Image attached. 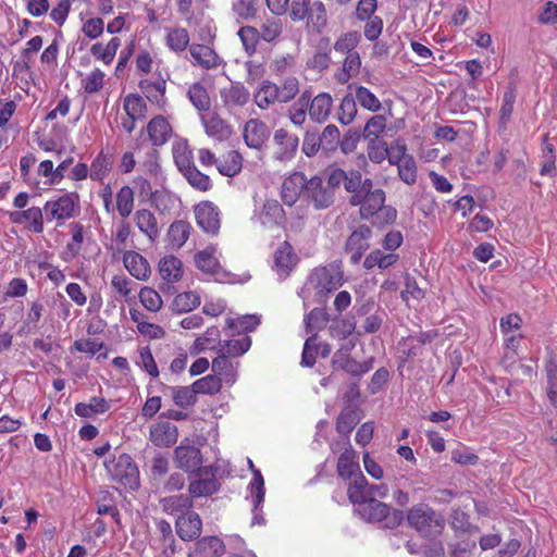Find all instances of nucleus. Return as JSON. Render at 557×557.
Listing matches in <instances>:
<instances>
[{
  "instance_id": "1",
  "label": "nucleus",
  "mask_w": 557,
  "mask_h": 557,
  "mask_svg": "<svg viewBox=\"0 0 557 557\" xmlns=\"http://www.w3.org/2000/svg\"><path fill=\"white\" fill-rule=\"evenodd\" d=\"M406 520L419 535L430 540L441 535L446 524L443 513L425 503L411 506L407 510Z\"/></svg>"
},
{
  "instance_id": "2",
  "label": "nucleus",
  "mask_w": 557,
  "mask_h": 557,
  "mask_svg": "<svg viewBox=\"0 0 557 557\" xmlns=\"http://www.w3.org/2000/svg\"><path fill=\"white\" fill-rule=\"evenodd\" d=\"M343 284V272L335 264L319 267L311 271L304 290H313L319 298L334 292Z\"/></svg>"
},
{
  "instance_id": "3",
  "label": "nucleus",
  "mask_w": 557,
  "mask_h": 557,
  "mask_svg": "<svg viewBox=\"0 0 557 557\" xmlns=\"http://www.w3.org/2000/svg\"><path fill=\"white\" fill-rule=\"evenodd\" d=\"M358 512L361 518L368 522H381L385 520V527L389 529L400 525L405 517L401 510L392 509L389 505L373 497H369L362 503L358 507Z\"/></svg>"
},
{
  "instance_id": "4",
  "label": "nucleus",
  "mask_w": 557,
  "mask_h": 557,
  "mask_svg": "<svg viewBox=\"0 0 557 557\" xmlns=\"http://www.w3.org/2000/svg\"><path fill=\"white\" fill-rule=\"evenodd\" d=\"M106 467L112 479L129 490L139 486V470L132 457L121 454L115 460L106 462Z\"/></svg>"
},
{
  "instance_id": "5",
  "label": "nucleus",
  "mask_w": 557,
  "mask_h": 557,
  "mask_svg": "<svg viewBox=\"0 0 557 557\" xmlns=\"http://www.w3.org/2000/svg\"><path fill=\"white\" fill-rule=\"evenodd\" d=\"M79 207V196L77 193H67L57 199L48 200L42 211L48 222L58 221L63 223L75 215L76 209Z\"/></svg>"
},
{
  "instance_id": "6",
  "label": "nucleus",
  "mask_w": 557,
  "mask_h": 557,
  "mask_svg": "<svg viewBox=\"0 0 557 557\" xmlns=\"http://www.w3.org/2000/svg\"><path fill=\"white\" fill-rule=\"evenodd\" d=\"M252 220L263 228L273 231L284 226L286 214L276 199H265L260 208L255 209Z\"/></svg>"
},
{
  "instance_id": "7",
  "label": "nucleus",
  "mask_w": 557,
  "mask_h": 557,
  "mask_svg": "<svg viewBox=\"0 0 557 557\" xmlns=\"http://www.w3.org/2000/svg\"><path fill=\"white\" fill-rule=\"evenodd\" d=\"M366 186L367 188H364L359 197L356 198L351 206H358L360 218L369 220L374 216L377 210L385 202V191L375 187L373 181H369V184Z\"/></svg>"
},
{
  "instance_id": "8",
  "label": "nucleus",
  "mask_w": 557,
  "mask_h": 557,
  "mask_svg": "<svg viewBox=\"0 0 557 557\" xmlns=\"http://www.w3.org/2000/svg\"><path fill=\"white\" fill-rule=\"evenodd\" d=\"M305 198L315 210H324L334 203L335 193L320 176L315 175L308 181Z\"/></svg>"
},
{
  "instance_id": "9",
  "label": "nucleus",
  "mask_w": 557,
  "mask_h": 557,
  "mask_svg": "<svg viewBox=\"0 0 557 557\" xmlns=\"http://www.w3.org/2000/svg\"><path fill=\"white\" fill-rule=\"evenodd\" d=\"M372 230L368 225H359L347 238L345 251L350 256V262L358 264L363 253L370 248Z\"/></svg>"
},
{
  "instance_id": "10",
  "label": "nucleus",
  "mask_w": 557,
  "mask_h": 557,
  "mask_svg": "<svg viewBox=\"0 0 557 557\" xmlns=\"http://www.w3.org/2000/svg\"><path fill=\"white\" fill-rule=\"evenodd\" d=\"M274 152L273 158L281 162H287L295 158L299 146L297 135L284 128H278L273 135Z\"/></svg>"
},
{
  "instance_id": "11",
  "label": "nucleus",
  "mask_w": 557,
  "mask_h": 557,
  "mask_svg": "<svg viewBox=\"0 0 557 557\" xmlns=\"http://www.w3.org/2000/svg\"><path fill=\"white\" fill-rule=\"evenodd\" d=\"M332 366L351 376L360 377L373 368V359L359 362L350 357L348 349L341 348L333 355Z\"/></svg>"
},
{
  "instance_id": "12",
  "label": "nucleus",
  "mask_w": 557,
  "mask_h": 557,
  "mask_svg": "<svg viewBox=\"0 0 557 557\" xmlns=\"http://www.w3.org/2000/svg\"><path fill=\"white\" fill-rule=\"evenodd\" d=\"M198 226L207 234L215 235L220 230V210L211 201H202L195 207Z\"/></svg>"
},
{
  "instance_id": "13",
  "label": "nucleus",
  "mask_w": 557,
  "mask_h": 557,
  "mask_svg": "<svg viewBox=\"0 0 557 557\" xmlns=\"http://www.w3.org/2000/svg\"><path fill=\"white\" fill-rule=\"evenodd\" d=\"M308 181L309 180H307L302 172H294L287 176L283 181L281 188V198L283 202L286 206L292 207L297 202L301 195L305 197Z\"/></svg>"
},
{
  "instance_id": "14",
  "label": "nucleus",
  "mask_w": 557,
  "mask_h": 557,
  "mask_svg": "<svg viewBox=\"0 0 557 557\" xmlns=\"http://www.w3.org/2000/svg\"><path fill=\"white\" fill-rule=\"evenodd\" d=\"M219 486L212 468L203 467L197 470V479L189 483L188 492L191 498H198L214 494Z\"/></svg>"
},
{
  "instance_id": "15",
  "label": "nucleus",
  "mask_w": 557,
  "mask_h": 557,
  "mask_svg": "<svg viewBox=\"0 0 557 557\" xmlns=\"http://www.w3.org/2000/svg\"><path fill=\"white\" fill-rule=\"evenodd\" d=\"M174 460L180 469L189 472L201 469L202 456L200 449L185 440L174 449Z\"/></svg>"
},
{
  "instance_id": "16",
  "label": "nucleus",
  "mask_w": 557,
  "mask_h": 557,
  "mask_svg": "<svg viewBox=\"0 0 557 557\" xmlns=\"http://www.w3.org/2000/svg\"><path fill=\"white\" fill-rule=\"evenodd\" d=\"M175 531L182 541H194L201 534L202 520L197 512L189 510L185 512V515L177 517L175 521Z\"/></svg>"
},
{
  "instance_id": "17",
  "label": "nucleus",
  "mask_w": 557,
  "mask_h": 557,
  "mask_svg": "<svg viewBox=\"0 0 557 557\" xmlns=\"http://www.w3.org/2000/svg\"><path fill=\"white\" fill-rule=\"evenodd\" d=\"M9 219L14 224L26 223V227L36 234L44 232V213L39 207H30L23 211L9 212Z\"/></svg>"
},
{
  "instance_id": "18",
  "label": "nucleus",
  "mask_w": 557,
  "mask_h": 557,
  "mask_svg": "<svg viewBox=\"0 0 557 557\" xmlns=\"http://www.w3.org/2000/svg\"><path fill=\"white\" fill-rule=\"evenodd\" d=\"M243 137L249 148L260 150L269 138V128L264 122L251 119L245 124Z\"/></svg>"
},
{
  "instance_id": "19",
  "label": "nucleus",
  "mask_w": 557,
  "mask_h": 557,
  "mask_svg": "<svg viewBox=\"0 0 557 557\" xmlns=\"http://www.w3.org/2000/svg\"><path fill=\"white\" fill-rule=\"evenodd\" d=\"M177 428L169 421L158 422L150 428V441L159 447H170L177 441Z\"/></svg>"
},
{
  "instance_id": "20",
  "label": "nucleus",
  "mask_w": 557,
  "mask_h": 557,
  "mask_svg": "<svg viewBox=\"0 0 557 557\" xmlns=\"http://www.w3.org/2000/svg\"><path fill=\"white\" fill-rule=\"evenodd\" d=\"M138 87L152 104H156L160 109L166 106V82L164 78L159 77L157 81L147 78L140 79Z\"/></svg>"
},
{
  "instance_id": "21",
  "label": "nucleus",
  "mask_w": 557,
  "mask_h": 557,
  "mask_svg": "<svg viewBox=\"0 0 557 557\" xmlns=\"http://www.w3.org/2000/svg\"><path fill=\"white\" fill-rule=\"evenodd\" d=\"M146 131L149 140L154 147L163 146L172 135V127L169 121L162 115H157L151 119L147 124Z\"/></svg>"
},
{
  "instance_id": "22",
  "label": "nucleus",
  "mask_w": 557,
  "mask_h": 557,
  "mask_svg": "<svg viewBox=\"0 0 557 557\" xmlns=\"http://www.w3.org/2000/svg\"><path fill=\"white\" fill-rule=\"evenodd\" d=\"M189 53L194 60L193 64L205 70L215 69L221 64L220 57L209 46L193 44L189 46Z\"/></svg>"
},
{
  "instance_id": "23",
  "label": "nucleus",
  "mask_w": 557,
  "mask_h": 557,
  "mask_svg": "<svg viewBox=\"0 0 557 557\" xmlns=\"http://www.w3.org/2000/svg\"><path fill=\"white\" fill-rule=\"evenodd\" d=\"M358 454L348 443V447L339 455L336 466L337 474L341 479L351 480L359 472Z\"/></svg>"
},
{
  "instance_id": "24",
  "label": "nucleus",
  "mask_w": 557,
  "mask_h": 557,
  "mask_svg": "<svg viewBox=\"0 0 557 557\" xmlns=\"http://www.w3.org/2000/svg\"><path fill=\"white\" fill-rule=\"evenodd\" d=\"M123 263L129 274L137 280L145 281L151 273L147 259L136 251H125Z\"/></svg>"
},
{
  "instance_id": "25",
  "label": "nucleus",
  "mask_w": 557,
  "mask_h": 557,
  "mask_svg": "<svg viewBox=\"0 0 557 557\" xmlns=\"http://www.w3.org/2000/svg\"><path fill=\"white\" fill-rule=\"evenodd\" d=\"M333 99L327 92H320L315 97L312 98L310 95L309 102V116L312 121L317 123H324L332 110Z\"/></svg>"
},
{
  "instance_id": "26",
  "label": "nucleus",
  "mask_w": 557,
  "mask_h": 557,
  "mask_svg": "<svg viewBox=\"0 0 557 557\" xmlns=\"http://www.w3.org/2000/svg\"><path fill=\"white\" fill-rule=\"evenodd\" d=\"M250 346V336L244 335L240 338L219 341L218 346L213 349L216 351V354L224 355L228 358H237L246 354Z\"/></svg>"
},
{
  "instance_id": "27",
  "label": "nucleus",
  "mask_w": 557,
  "mask_h": 557,
  "mask_svg": "<svg viewBox=\"0 0 557 557\" xmlns=\"http://www.w3.org/2000/svg\"><path fill=\"white\" fill-rule=\"evenodd\" d=\"M225 545L218 536H205L196 542L191 557H221Z\"/></svg>"
},
{
  "instance_id": "28",
  "label": "nucleus",
  "mask_w": 557,
  "mask_h": 557,
  "mask_svg": "<svg viewBox=\"0 0 557 557\" xmlns=\"http://www.w3.org/2000/svg\"><path fill=\"white\" fill-rule=\"evenodd\" d=\"M295 264V255L293 247L289 243L283 242L274 252L273 269L282 277H285L290 272Z\"/></svg>"
},
{
  "instance_id": "29",
  "label": "nucleus",
  "mask_w": 557,
  "mask_h": 557,
  "mask_svg": "<svg viewBox=\"0 0 557 557\" xmlns=\"http://www.w3.org/2000/svg\"><path fill=\"white\" fill-rule=\"evenodd\" d=\"M255 102L262 110H267L276 103H282L278 95V85L268 79L263 81L255 94Z\"/></svg>"
},
{
  "instance_id": "30",
  "label": "nucleus",
  "mask_w": 557,
  "mask_h": 557,
  "mask_svg": "<svg viewBox=\"0 0 557 557\" xmlns=\"http://www.w3.org/2000/svg\"><path fill=\"white\" fill-rule=\"evenodd\" d=\"M222 101L227 109L244 107L250 98L247 88L240 84H234L220 91Z\"/></svg>"
},
{
  "instance_id": "31",
  "label": "nucleus",
  "mask_w": 557,
  "mask_h": 557,
  "mask_svg": "<svg viewBox=\"0 0 557 557\" xmlns=\"http://www.w3.org/2000/svg\"><path fill=\"white\" fill-rule=\"evenodd\" d=\"M159 504L165 513L177 517L185 515L193 507L191 497L184 494L163 497Z\"/></svg>"
},
{
  "instance_id": "32",
  "label": "nucleus",
  "mask_w": 557,
  "mask_h": 557,
  "mask_svg": "<svg viewBox=\"0 0 557 557\" xmlns=\"http://www.w3.org/2000/svg\"><path fill=\"white\" fill-rule=\"evenodd\" d=\"M159 273L168 284L181 281L184 273L182 261L172 255L163 257L159 262Z\"/></svg>"
},
{
  "instance_id": "33",
  "label": "nucleus",
  "mask_w": 557,
  "mask_h": 557,
  "mask_svg": "<svg viewBox=\"0 0 557 557\" xmlns=\"http://www.w3.org/2000/svg\"><path fill=\"white\" fill-rule=\"evenodd\" d=\"M243 168V157L236 150H230L219 158L218 171L228 177L237 175Z\"/></svg>"
},
{
  "instance_id": "34",
  "label": "nucleus",
  "mask_w": 557,
  "mask_h": 557,
  "mask_svg": "<svg viewBox=\"0 0 557 557\" xmlns=\"http://www.w3.org/2000/svg\"><path fill=\"white\" fill-rule=\"evenodd\" d=\"M134 219L140 232L144 233L151 242L159 236L157 219L151 211L140 209L136 211Z\"/></svg>"
},
{
  "instance_id": "35",
  "label": "nucleus",
  "mask_w": 557,
  "mask_h": 557,
  "mask_svg": "<svg viewBox=\"0 0 557 557\" xmlns=\"http://www.w3.org/2000/svg\"><path fill=\"white\" fill-rule=\"evenodd\" d=\"M110 409V403L103 397L94 396L89 403H78L74 411L82 418H91L96 414L104 413Z\"/></svg>"
},
{
  "instance_id": "36",
  "label": "nucleus",
  "mask_w": 557,
  "mask_h": 557,
  "mask_svg": "<svg viewBox=\"0 0 557 557\" xmlns=\"http://www.w3.org/2000/svg\"><path fill=\"white\" fill-rule=\"evenodd\" d=\"M258 0H232L231 9L238 23L256 18Z\"/></svg>"
},
{
  "instance_id": "37",
  "label": "nucleus",
  "mask_w": 557,
  "mask_h": 557,
  "mask_svg": "<svg viewBox=\"0 0 557 557\" xmlns=\"http://www.w3.org/2000/svg\"><path fill=\"white\" fill-rule=\"evenodd\" d=\"M189 34L183 27L170 28L165 36L168 48L175 53L184 52L189 46Z\"/></svg>"
},
{
  "instance_id": "38",
  "label": "nucleus",
  "mask_w": 557,
  "mask_h": 557,
  "mask_svg": "<svg viewBox=\"0 0 557 557\" xmlns=\"http://www.w3.org/2000/svg\"><path fill=\"white\" fill-rule=\"evenodd\" d=\"M358 410L352 406H346L336 419V431L348 436L355 426L359 423Z\"/></svg>"
},
{
  "instance_id": "39",
  "label": "nucleus",
  "mask_w": 557,
  "mask_h": 557,
  "mask_svg": "<svg viewBox=\"0 0 557 557\" xmlns=\"http://www.w3.org/2000/svg\"><path fill=\"white\" fill-rule=\"evenodd\" d=\"M369 181H372L369 177H363L360 171L350 170L348 174V181L345 184V190L350 195L348 202L351 206L356 198L367 188L366 185L369 184Z\"/></svg>"
},
{
  "instance_id": "40",
  "label": "nucleus",
  "mask_w": 557,
  "mask_h": 557,
  "mask_svg": "<svg viewBox=\"0 0 557 557\" xmlns=\"http://www.w3.org/2000/svg\"><path fill=\"white\" fill-rule=\"evenodd\" d=\"M187 98L191 104L200 112L209 111L211 99L206 87L200 83H194L187 91Z\"/></svg>"
},
{
  "instance_id": "41",
  "label": "nucleus",
  "mask_w": 557,
  "mask_h": 557,
  "mask_svg": "<svg viewBox=\"0 0 557 557\" xmlns=\"http://www.w3.org/2000/svg\"><path fill=\"white\" fill-rule=\"evenodd\" d=\"M398 255L391 252V253H384L380 249H374L371 251L363 261V267L367 270H371L374 267H379L382 270H385L397 262Z\"/></svg>"
},
{
  "instance_id": "42",
  "label": "nucleus",
  "mask_w": 557,
  "mask_h": 557,
  "mask_svg": "<svg viewBox=\"0 0 557 557\" xmlns=\"http://www.w3.org/2000/svg\"><path fill=\"white\" fill-rule=\"evenodd\" d=\"M310 90H305L300 97L289 107L288 117L293 124L301 126L306 121V112L309 111Z\"/></svg>"
},
{
  "instance_id": "43",
  "label": "nucleus",
  "mask_w": 557,
  "mask_h": 557,
  "mask_svg": "<svg viewBox=\"0 0 557 557\" xmlns=\"http://www.w3.org/2000/svg\"><path fill=\"white\" fill-rule=\"evenodd\" d=\"M331 321L330 314L322 308H313L304 318V325L307 333H317L326 326Z\"/></svg>"
},
{
  "instance_id": "44",
  "label": "nucleus",
  "mask_w": 557,
  "mask_h": 557,
  "mask_svg": "<svg viewBox=\"0 0 557 557\" xmlns=\"http://www.w3.org/2000/svg\"><path fill=\"white\" fill-rule=\"evenodd\" d=\"M123 109L126 115L132 119H145L147 115V104L144 98L138 94H129L124 98Z\"/></svg>"
},
{
  "instance_id": "45",
  "label": "nucleus",
  "mask_w": 557,
  "mask_h": 557,
  "mask_svg": "<svg viewBox=\"0 0 557 557\" xmlns=\"http://www.w3.org/2000/svg\"><path fill=\"white\" fill-rule=\"evenodd\" d=\"M203 126L206 134L218 140H224L230 137L232 131L227 123L221 117L214 115L209 119H203Z\"/></svg>"
},
{
  "instance_id": "46",
  "label": "nucleus",
  "mask_w": 557,
  "mask_h": 557,
  "mask_svg": "<svg viewBox=\"0 0 557 557\" xmlns=\"http://www.w3.org/2000/svg\"><path fill=\"white\" fill-rule=\"evenodd\" d=\"M307 20L317 32H321L326 26L327 12L321 0L310 1Z\"/></svg>"
},
{
  "instance_id": "47",
  "label": "nucleus",
  "mask_w": 557,
  "mask_h": 557,
  "mask_svg": "<svg viewBox=\"0 0 557 557\" xmlns=\"http://www.w3.org/2000/svg\"><path fill=\"white\" fill-rule=\"evenodd\" d=\"M190 225L186 221H174L168 231L170 245L173 248H181L188 239Z\"/></svg>"
},
{
  "instance_id": "48",
  "label": "nucleus",
  "mask_w": 557,
  "mask_h": 557,
  "mask_svg": "<svg viewBox=\"0 0 557 557\" xmlns=\"http://www.w3.org/2000/svg\"><path fill=\"white\" fill-rule=\"evenodd\" d=\"M212 371L214 375L219 377H223L226 383L235 382V367L231 361V358L218 354V356L212 360Z\"/></svg>"
},
{
  "instance_id": "49",
  "label": "nucleus",
  "mask_w": 557,
  "mask_h": 557,
  "mask_svg": "<svg viewBox=\"0 0 557 557\" xmlns=\"http://www.w3.org/2000/svg\"><path fill=\"white\" fill-rule=\"evenodd\" d=\"M169 389L174 404L181 408H187L197 401V393L193 384L190 386H172Z\"/></svg>"
},
{
  "instance_id": "50",
  "label": "nucleus",
  "mask_w": 557,
  "mask_h": 557,
  "mask_svg": "<svg viewBox=\"0 0 557 557\" xmlns=\"http://www.w3.org/2000/svg\"><path fill=\"white\" fill-rule=\"evenodd\" d=\"M248 467H250L253 472V478H252L251 482L249 483L248 488L250 490V493H251L255 510H257L258 507L264 500V494H265L264 480H263L261 472L253 468V463L251 460H249Z\"/></svg>"
},
{
  "instance_id": "51",
  "label": "nucleus",
  "mask_w": 557,
  "mask_h": 557,
  "mask_svg": "<svg viewBox=\"0 0 557 557\" xmlns=\"http://www.w3.org/2000/svg\"><path fill=\"white\" fill-rule=\"evenodd\" d=\"M386 128V117L381 114L371 116L362 131V138L369 141L379 140Z\"/></svg>"
},
{
  "instance_id": "52",
  "label": "nucleus",
  "mask_w": 557,
  "mask_h": 557,
  "mask_svg": "<svg viewBox=\"0 0 557 557\" xmlns=\"http://www.w3.org/2000/svg\"><path fill=\"white\" fill-rule=\"evenodd\" d=\"M330 322L329 333L336 339L347 338L356 329L355 321L347 318H334Z\"/></svg>"
},
{
  "instance_id": "53",
  "label": "nucleus",
  "mask_w": 557,
  "mask_h": 557,
  "mask_svg": "<svg viewBox=\"0 0 557 557\" xmlns=\"http://www.w3.org/2000/svg\"><path fill=\"white\" fill-rule=\"evenodd\" d=\"M134 190L128 185L123 186L116 194V209L122 218L131 215L134 209Z\"/></svg>"
},
{
  "instance_id": "54",
  "label": "nucleus",
  "mask_w": 557,
  "mask_h": 557,
  "mask_svg": "<svg viewBox=\"0 0 557 557\" xmlns=\"http://www.w3.org/2000/svg\"><path fill=\"white\" fill-rule=\"evenodd\" d=\"M357 100L355 96L351 94H348L344 96V98L341 101L339 109H338V121L343 125H349L356 117L357 114Z\"/></svg>"
},
{
  "instance_id": "55",
  "label": "nucleus",
  "mask_w": 557,
  "mask_h": 557,
  "mask_svg": "<svg viewBox=\"0 0 557 557\" xmlns=\"http://www.w3.org/2000/svg\"><path fill=\"white\" fill-rule=\"evenodd\" d=\"M517 97V88L516 85L509 83L507 86L504 96H503V104L499 110L500 114V123L503 126H506L513 111V104Z\"/></svg>"
},
{
  "instance_id": "56",
  "label": "nucleus",
  "mask_w": 557,
  "mask_h": 557,
  "mask_svg": "<svg viewBox=\"0 0 557 557\" xmlns=\"http://www.w3.org/2000/svg\"><path fill=\"white\" fill-rule=\"evenodd\" d=\"M355 98L359 102V104L371 111L377 112L381 110L382 104L379 98L367 87L358 86L355 90Z\"/></svg>"
},
{
  "instance_id": "57",
  "label": "nucleus",
  "mask_w": 557,
  "mask_h": 557,
  "mask_svg": "<svg viewBox=\"0 0 557 557\" xmlns=\"http://www.w3.org/2000/svg\"><path fill=\"white\" fill-rule=\"evenodd\" d=\"M200 305V297L194 292L178 294L173 300V310L178 313L188 312Z\"/></svg>"
},
{
  "instance_id": "58",
  "label": "nucleus",
  "mask_w": 557,
  "mask_h": 557,
  "mask_svg": "<svg viewBox=\"0 0 557 557\" xmlns=\"http://www.w3.org/2000/svg\"><path fill=\"white\" fill-rule=\"evenodd\" d=\"M184 177L187 180L189 185L199 190V191H208L212 188V181L209 175L200 172L196 165H194L187 173H185Z\"/></svg>"
},
{
  "instance_id": "59",
  "label": "nucleus",
  "mask_w": 557,
  "mask_h": 557,
  "mask_svg": "<svg viewBox=\"0 0 557 557\" xmlns=\"http://www.w3.org/2000/svg\"><path fill=\"white\" fill-rule=\"evenodd\" d=\"M222 379L214 375L209 374L206 375L193 383V387L195 388L197 394H215L221 389Z\"/></svg>"
},
{
  "instance_id": "60",
  "label": "nucleus",
  "mask_w": 557,
  "mask_h": 557,
  "mask_svg": "<svg viewBox=\"0 0 557 557\" xmlns=\"http://www.w3.org/2000/svg\"><path fill=\"white\" fill-rule=\"evenodd\" d=\"M319 336L317 333H313L309 336L304 344V349L301 354V366L311 368L314 366L317 360V354L319 351Z\"/></svg>"
},
{
  "instance_id": "61",
  "label": "nucleus",
  "mask_w": 557,
  "mask_h": 557,
  "mask_svg": "<svg viewBox=\"0 0 557 557\" xmlns=\"http://www.w3.org/2000/svg\"><path fill=\"white\" fill-rule=\"evenodd\" d=\"M282 30V22L278 18H267L260 26L259 37L267 42H272L281 36Z\"/></svg>"
},
{
  "instance_id": "62",
  "label": "nucleus",
  "mask_w": 557,
  "mask_h": 557,
  "mask_svg": "<svg viewBox=\"0 0 557 557\" xmlns=\"http://www.w3.org/2000/svg\"><path fill=\"white\" fill-rule=\"evenodd\" d=\"M361 65L358 52L348 53L344 60L342 73L338 75V82L346 83L354 75H357Z\"/></svg>"
},
{
  "instance_id": "63",
  "label": "nucleus",
  "mask_w": 557,
  "mask_h": 557,
  "mask_svg": "<svg viewBox=\"0 0 557 557\" xmlns=\"http://www.w3.org/2000/svg\"><path fill=\"white\" fill-rule=\"evenodd\" d=\"M141 305L149 311L157 312L162 307V298L160 294L151 287H143L139 292Z\"/></svg>"
},
{
  "instance_id": "64",
  "label": "nucleus",
  "mask_w": 557,
  "mask_h": 557,
  "mask_svg": "<svg viewBox=\"0 0 557 557\" xmlns=\"http://www.w3.org/2000/svg\"><path fill=\"white\" fill-rule=\"evenodd\" d=\"M299 92V81L295 76H288L278 85V95L282 103L292 101Z\"/></svg>"
}]
</instances>
